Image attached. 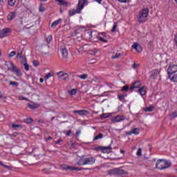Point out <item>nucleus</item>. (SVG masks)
<instances>
[{
  "instance_id": "32",
  "label": "nucleus",
  "mask_w": 177,
  "mask_h": 177,
  "mask_svg": "<svg viewBox=\"0 0 177 177\" xmlns=\"http://www.w3.org/2000/svg\"><path fill=\"white\" fill-rule=\"evenodd\" d=\"M32 121H34L32 120V118H26V119L24 120V122L26 124H31V123H32Z\"/></svg>"
},
{
  "instance_id": "63",
  "label": "nucleus",
  "mask_w": 177,
  "mask_h": 177,
  "mask_svg": "<svg viewBox=\"0 0 177 177\" xmlns=\"http://www.w3.org/2000/svg\"><path fill=\"white\" fill-rule=\"evenodd\" d=\"M60 13H63V10L62 9L59 10Z\"/></svg>"
},
{
  "instance_id": "60",
  "label": "nucleus",
  "mask_w": 177,
  "mask_h": 177,
  "mask_svg": "<svg viewBox=\"0 0 177 177\" xmlns=\"http://www.w3.org/2000/svg\"><path fill=\"white\" fill-rule=\"evenodd\" d=\"M60 142H62V140H61V139L57 140V141H56V143H57V144H59V143H60Z\"/></svg>"
},
{
  "instance_id": "22",
  "label": "nucleus",
  "mask_w": 177,
  "mask_h": 177,
  "mask_svg": "<svg viewBox=\"0 0 177 177\" xmlns=\"http://www.w3.org/2000/svg\"><path fill=\"white\" fill-rule=\"evenodd\" d=\"M93 32H95L90 31L88 32V38L89 39H91V41H93V39H95V38L96 37V35H93Z\"/></svg>"
},
{
  "instance_id": "4",
  "label": "nucleus",
  "mask_w": 177,
  "mask_h": 177,
  "mask_svg": "<svg viewBox=\"0 0 177 177\" xmlns=\"http://www.w3.org/2000/svg\"><path fill=\"white\" fill-rule=\"evenodd\" d=\"M169 167H171V162L164 159L157 160L156 164V169H167V168H169Z\"/></svg>"
},
{
  "instance_id": "35",
  "label": "nucleus",
  "mask_w": 177,
  "mask_h": 177,
  "mask_svg": "<svg viewBox=\"0 0 177 177\" xmlns=\"http://www.w3.org/2000/svg\"><path fill=\"white\" fill-rule=\"evenodd\" d=\"M153 110H154L153 106H148L145 108V111H153Z\"/></svg>"
},
{
  "instance_id": "59",
  "label": "nucleus",
  "mask_w": 177,
  "mask_h": 177,
  "mask_svg": "<svg viewBox=\"0 0 177 177\" xmlns=\"http://www.w3.org/2000/svg\"><path fill=\"white\" fill-rule=\"evenodd\" d=\"M2 97H3V94L0 91V99H2Z\"/></svg>"
},
{
  "instance_id": "36",
  "label": "nucleus",
  "mask_w": 177,
  "mask_h": 177,
  "mask_svg": "<svg viewBox=\"0 0 177 177\" xmlns=\"http://www.w3.org/2000/svg\"><path fill=\"white\" fill-rule=\"evenodd\" d=\"M24 68L26 71H28V70H30V66H28V64H27L26 61L24 62Z\"/></svg>"
},
{
  "instance_id": "24",
  "label": "nucleus",
  "mask_w": 177,
  "mask_h": 177,
  "mask_svg": "<svg viewBox=\"0 0 177 177\" xmlns=\"http://www.w3.org/2000/svg\"><path fill=\"white\" fill-rule=\"evenodd\" d=\"M12 128L13 129H23V126L21 124H12Z\"/></svg>"
},
{
  "instance_id": "31",
  "label": "nucleus",
  "mask_w": 177,
  "mask_h": 177,
  "mask_svg": "<svg viewBox=\"0 0 177 177\" xmlns=\"http://www.w3.org/2000/svg\"><path fill=\"white\" fill-rule=\"evenodd\" d=\"M39 12H45L46 9H45V7H44V4L41 3L39 5Z\"/></svg>"
},
{
  "instance_id": "61",
  "label": "nucleus",
  "mask_w": 177,
  "mask_h": 177,
  "mask_svg": "<svg viewBox=\"0 0 177 177\" xmlns=\"http://www.w3.org/2000/svg\"><path fill=\"white\" fill-rule=\"evenodd\" d=\"M120 153H122V154H124V153H125V151H124V150H120Z\"/></svg>"
},
{
  "instance_id": "8",
  "label": "nucleus",
  "mask_w": 177,
  "mask_h": 177,
  "mask_svg": "<svg viewBox=\"0 0 177 177\" xmlns=\"http://www.w3.org/2000/svg\"><path fill=\"white\" fill-rule=\"evenodd\" d=\"M99 150H101L102 153H105L109 154L111 153V145H109L107 147H99Z\"/></svg>"
},
{
  "instance_id": "51",
  "label": "nucleus",
  "mask_w": 177,
  "mask_h": 177,
  "mask_svg": "<svg viewBox=\"0 0 177 177\" xmlns=\"http://www.w3.org/2000/svg\"><path fill=\"white\" fill-rule=\"evenodd\" d=\"M174 44L177 47V33L174 35Z\"/></svg>"
},
{
  "instance_id": "33",
  "label": "nucleus",
  "mask_w": 177,
  "mask_h": 177,
  "mask_svg": "<svg viewBox=\"0 0 177 177\" xmlns=\"http://www.w3.org/2000/svg\"><path fill=\"white\" fill-rule=\"evenodd\" d=\"M78 77L80 78V80H86L88 78V75L87 74H83L78 75Z\"/></svg>"
},
{
  "instance_id": "54",
  "label": "nucleus",
  "mask_w": 177,
  "mask_h": 177,
  "mask_svg": "<svg viewBox=\"0 0 177 177\" xmlns=\"http://www.w3.org/2000/svg\"><path fill=\"white\" fill-rule=\"evenodd\" d=\"M93 1L94 2H97V3H99V5H100L103 0H93Z\"/></svg>"
},
{
  "instance_id": "47",
  "label": "nucleus",
  "mask_w": 177,
  "mask_h": 177,
  "mask_svg": "<svg viewBox=\"0 0 177 177\" xmlns=\"http://www.w3.org/2000/svg\"><path fill=\"white\" fill-rule=\"evenodd\" d=\"M116 28H117V23H115L111 29V32H114V31H115Z\"/></svg>"
},
{
  "instance_id": "49",
  "label": "nucleus",
  "mask_w": 177,
  "mask_h": 177,
  "mask_svg": "<svg viewBox=\"0 0 177 177\" xmlns=\"http://www.w3.org/2000/svg\"><path fill=\"white\" fill-rule=\"evenodd\" d=\"M118 2H120V3H128L130 0H118Z\"/></svg>"
},
{
  "instance_id": "40",
  "label": "nucleus",
  "mask_w": 177,
  "mask_h": 177,
  "mask_svg": "<svg viewBox=\"0 0 177 177\" xmlns=\"http://www.w3.org/2000/svg\"><path fill=\"white\" fill-rule=\"evenodd\" d=\"M0 165H1V167H3L4 168H6V169H10V166H8L6 165H4L1 161H0Z\"/></svg>"
},
{
  "instance_id": "48",
  "label": "nucleus",
  "mask_w": 177,
  "mask_h": 177,
  "mask_svg": "<svg viewBox=\"0 0 177 177\" xmlns=\"http://www.w3.org/2000/svg\"><path fill=\"white\" fill-rule=\"evenodd\" d=\"M140 64H136V63H133L132 65L133 68L136 69L138 68V67H139Z\"/></svg>"
},
{
  "instance_id": "28",
  "label": "nucleus",
  "mask_w": 177,
  "mask_h": 177,
  "mask_svg": "<svg viewBox=\"0 0 177 177\" xmlns=\"http://www.w3.org/2000/svg\"><path fill=\"white\" fill-rule=\"evenodd\" d=\"M122 56V53H117L114 56H112V59H120Z\"/></svg>"
},
{
  "instance_id": "1",
  "label": "nucleus",
  "mask_w": 177,
  "mask_h": 177,
  "mask_svg": "<svg viewBox=\"0 0 177 177\" xmlns=\"http://www.w3.org/2000/svg\"><path fill=\"white\" fill-rule=\"evenodd\" d=\"M86 3H88V0H79L76 10L71 9L68 10V16L73 17L75 16V15L81 13Z\"/></svg>"
},
{
  "instance_id": "6",
  "label": "nucleus",
  "mask_w": 177,
  "mask_h": 177,
  "mask_svg": "<svg viewBox=\"0 0 177 177\" xmlns=\"http://www.w3.org/2000/svg\"><path fill=\"white\" fill-rule=\"evenodd\" d=\"M108 175H125L127 171L122 169H113L107 171Z\"/></svg>"
},
{
  "instance_id": "44",
  "label": "nucleus",
  "mask_w": 177,
  "mask_h": 177,
  "mask_svg": "<svg viewBox=\"0 0 177 177\" xmlns=\"http://www.w3.org/2000/svg\"><path fill=\"white\" fill-rule=\"evenodd\" d=\"M32 64L35 67H38V66H39V63L38 62V61L34 60L32 62Z\"/></svg>"
},
{
  "instance_id": "16",
  "label": "nucleus",
  "mask_w": 177,
  "mask_h": 177,
  "mask_svg": "<svg viewBox=\"0 0 177 177\" xmlns=\"http://www.w3.org/2000/svg\"><path fill=\"white\" fill-rule=\"evenodd\" d=\"M140 86V82L138 81V82H135L129 88V89L131 91H132V89H137L138 88H139Z\"/></svg>"
},
{
  "instance_id": "18",
  "label": "nucleus",
  "mask_w": 177,
  "mask_h": 177,
  "mask_svg": "<svg viewBox=\"0 0 177 177\" xmlns=\"http://www.w3.org/2000/svg\"><path fill=\"white\" fill-rule=\"evenodd\" d=\"M60 23H62V19H59L55 21L54 22L52 23L51 28H56V26H59V24H60Z\"/></svg>"
},
{
  "instance_id": "9",
  "label": "nucleus",
  "mask_w": 177,
  "mask_h": 177,
  "mask_svg": "<svg viewBox=\"0 0 177 177\" xmlns=\"http://www.w3.org/2000/svg\"><path fill=\"white\" fill-rule=\"evenodd\" d=\"M9 32H10V29L8 28L0 30V38H5V37H8V34H9Z\"/></svg>"
},
{
  "instance_id": "29",
  "label": "nucleus",
  "mask_w": 177,
  "mask_h": 177,
  "mask_svg": "<svg viewBox=\"0 0 177 177\" xmlns=\"http://www.w3.org/2000/svg\"><path fill=\"white\" fill-rule=\"evenodd\" d=\"M17 0H8L9 6H15Z\"/></svg>"
},
{
  "instance_id": "26",
  "label": "nucleus",
  "mask_w": 177,
  "mask_h": 177,
  "mask_svg": "<svg viewBox=\"0 0 177 177\" xmlns=\"http://www.w3.org/2000/svg\"><path fill=\"white\" fill-rule=\"evenodd\" d=\"M86 169H88L74 167H71V171H82V170H86Z\"/></svg>"
},
{
  "instance_id": "43",
  "label": "nucleus",
  "mask_w": 177,
  "mask_h": 177,
  "mask_svg": "<svg viewBox=\"0 0 177 177\" xmlns=\"http://www.w3.org/2000/svg\"><path fill=\"white\" fill-rule=\"evenodd\" d=\"M10 85H12L14 86H19V83L16 82H10Z\"/></svg>"
},
{
  "instance_id": "38",
  "label": "nucleus",
  "mask_w": 177,
  "mask_h": 177,
  "mask_svg": "<svg viewBox=\"0 0 177 177\" xmlns=\"http://www.w3.org/2000/svg\"><path fill=\"white\" fill-rule=\"evenodd\" d=\"M99 41H101V42H104V44H107L108 41L106 39H104L102 37H98Z\"/></svg>"
},
{
  "instance_id": "34",
  "label": "nucleus",
  "mask_w": 177,
  "mask_h": 177,
  "mask_svg": "<svg viewBox=\"0 0 177 177\" xmlns=\"http://www.w3.org/2000/svg\"><path fill=\"white\" fill-rule=\"evenodd\" d=\"M128 89H129V87L128 86V85H125L123 87H122V92H128Z\"/></svg>"
},
{
  "instance_id": "14",
  "label": "nucleus",
  "mask_w": 177,
  "mask_h": 177,
  "mask_svg": "<svg viewBox=\"0 0 177 177\" xmlns=\"http://www.w3.org/2000/svg\"><path fill=\"white\" fill-rule=\"evenodd\" d=\"M73 113L75 114H79V115H86V114H89V112L88 111H85V110H75L73 111Z\"/></svg>"
},
{
  "instance_id": "57",
  "label": "nucleus",
  "mask_w": 177,
  "mask_h": 177,
  "mask_svg": "<svg viewBox=\"0 0 177 177\" xmlns=\"http://www.w3.org/2000/svg\"><path fill=\"white\" fill-rule=\"evenodd\" d=\"M93 55H96V53H97V50H93Z\"/></svg>"
},
{
  "instance_id": "13",
  "label": "nucleus",
  "mask_w": 177,
  "mask_h": 177,
  "mask_svg": "<svg viewBox=\"0 0 177 177\" xmlns=\"http://www.w3.org/2000/svg\"><path fill=\"white\" fill-rule=\"evenodd\" d=\"M138 92L142 97L145 96L147 93V87L142 86L139 88Z\"/></svg>"
},
{
  "instance_id": "11",
  "label": "nucleus",
  "mask_w": 177,
  "mask_h": 177,
  "mask_svg": "<svg viewBox=\"0 0 177 177\" xmlns=\"http://www.w3.org/2000/svg\"><path fill=\"white\" fill-rule=\"evenodd\" d=\"M131 48L133 49H135V50H136V52H138V53H140V52H142V50H143L142 46L139 45V44L138 42L133 43Z\"/></svg>"
},
{
  "instance_id": "37",
  "label": "nucleus",
  "mask_w": 177,
  "mask_h": 177,
  "mask_svg": "<svg viewBox=\"0 0 177 177\" xmlns=\"http://www.w3.org/2000/svg\"><path fill=\"white\" fill-rule=\"evenodd\" d=\"M53 38H52V35H49L47 37H46V41H47V44H50V41H52Z\"/></svg>"
},
{
  "instance_id": "50",
  "label": "nucleus",
  "mask_w": 177,
  "mask_h": 177,
  "mask_svg": "<svg viewBox=\"0 0 177 177\" xmlns=\"http://www.w3.org/2000/svg\"><path fill=\"white\" fill-rule=\"evenodd\" d=\"M137 156H142V149L139 148L137 151Z\"/></svg>"
},
{
  "instance_id": "5",
  "label": "nucleus",
  "mask_w": 177,
  "mask_h": 177,
  "mask_svg": "<svg viewBox=\"0 0 177 177\" xmlns=\"http://www.w3.org/2000/svg\"><path fill=\"white\" fill-rule=\"evenodd\" d=\"M149 16V8L142 9L138 15V20L139 23H146L147 21V17Z\"/></svg>"
},
{
  "instance_id": "56",
  "label": "nucleus",
  "mask_w": 177,
  "mask_h": 177,
  "mask_svg": "<svg viewBox=\"0 0 177 177\" xmlns=\"http://www.w3.org/2000/svg\"><path fill=\"white\" fill-rule=\"evenodd\" d=\"M53 138L50 136H48L47 138H46V142H48V140H52Z\"/></svg>"
},
{
  "instance_id": "3",
  "label": "nucleus",
  "mask_w": 177,
  "mask_h": 177,
  "mask_svg": "<svg viewBox=\"0 0 177 177\" xmlns=\"http://www.w3.org/2000/svg\"><path fill=\"white\" fill-rule=\"evenodd\" d=\"M96 162V158L94 157L89 158H81L77 162V165L80 167H82L84 165H93Z\"/></svg>"
},
{
  "instance_id": "58",
  "label": "nucleus",
  "mask_w": 177,
  "mask_h": 177,
  "mask_svg": "<svg viewBox=\"0 0 177 177\" xmlns=\"http://www.w3.org/2000/svg\"><path fill=\"white\" fill-rule=\"evenodd\" d=\"M39 82H40L41 84H42V83L44 82V78H40V79H39Z\"/></svg>"
},
{
  "instance_id": "64",
  "label": "nucleus",
  "mask_w": 177,
  "mask_h": 177,
  "mask_svg": "<svg viewBox=\"0 0 177 177\" xmlns=\"http://www.w3.org/2000/svg\"><path fill=\"white\" fill-rule=\"evenodd\" d=\"M78 50H79V52H80V50H82V48H80Z\"/></svg>"
},
{
  "instance_id": "21",
  "label": "nucleus",
  "mask_w": 177,
  "mask_h": 177,
  "mask_svg": "<svg viewBox=\"0 0 177 177\" xmlns=\"http://www.w3.org/2000/svg\"><path fill=\"white\" fill-rule=\"evenodd\" d=\"M57 2H59V4L61 5L62 6H68V2L65 1L64 0H55Z\"/></svg>"
},
{
  "instance_id": "7",
  "label": "nucleus",
  "mask_w": 177,
  "mask_h": 177,
  "mask_svg": "<svg viewBox=\"0 0 177 177\" xmlns=\"http://www.w3.org/2000/svg\"><path fill=\"white\" fill-rule=\"evenodd\" d=\"M10 68H8V69L10 70V71H12V73H15L16 74V75H17L18 77L21 76L22 73L21 72H20V70H19V68H17V67H16V66H15V64H12L10 62Z\"/></svg>"
},
{
  "instance_id": "20",
  "label": "nucleus",
  "mask_w": 177,
  "mask_h": 177,
  "mask_svg": "<svg viewBox=\"0 0 177 177\" xmlns=\"http://www.w3.org/2000/svg\"><path fill=\"white\" fill-rule=\"evenodd\" d=\"M17 59H19V60H21V62H26V58L23 57V52L17 53Z\"/></svg>"
},
{
  "instance_id": "27",
  "label": "nucleus",
  "mask_w": 177,
  "mask_h": 177,
  "mask_svg": "<svg viewBox=\"0 0 177 177\" xmlns=\"http://www.w3.org/2000/svg\"><path fill=\"white\" fill-rule=\"evenodd\" d=\"M53 74L50 72L48 73L45 76H44V80L45 81H48L50 77H52Z\"/></svg>"
},
{
  "instance_id": "41",
  "label": "nucleus",
  "mask_w": 177,
  "mask_h": 177,
  "mask_svg": "<svg viewBox=\"0 0 177 177\" xmlns=\"http://www.w3.org/2000/svg\"><path fill=\"white\" fill-rule=\"evenodd\" d=\"M19 100H26L27 102H28L30 100H28V98L26 97H23V96H19L18 97Z\"/></svg>"
},
{
  "instance_id": "10",
  "label": "nucleus",
  "mask_w": 177,
  "mask_h": 177,
  "mask_svg": "<svg viewBox=\"0 0 177 177\" xmlns=\"http://www.w3.org/2000/svg\"><path fill=\"white\" fill-rule=\"evenodd\" d=\"M57 75H58V77H59L62 81H66L68 80V74L66 73L60 71L57 73Z\"/></svg>"
},
{
  "instance_id": "52",
  "label": "nucleus",
  "mask_w": 177,
  "mask_h": 177,
  "mask_svg": "<svg viewBox=\"0 0 177 177\" xmlns=\"http://www.w3.org/2000/svg\"><path fill=\"white\" fill-rule=\"evenodd\" d=\"M72 133H73V131L68 130L66 131V136H70Z\"/></svg>"
},
{
  "instance_id": "25",
  "label": "nucleus",
  "mask_w": 177,
  "mask_h": 177,
  "mask_svg": "<svg viewBox=\"0 0 177 177\" xmlns=\"http://www.w3.org/2000/svg\"><path fill=\"white\" fill-rule=\"evenodd\" d=\"M118 97L119 100H120V102H122V100H124V99H125V97H127V94H119L118 95Z\"/></svg>"
},
{
  "instance_id": "2",
  "label": "nucleus",
  "mask_w": 177,
  "mask_h": 177,
  "mask_svg": "<svg viewBox=\"0 0 177 177\" xmlns=\"http://www.w3.org/2000/svg\"><path fill=\"white\" fill-rule=\"evenodd\" d=\"M167 76L171 82H177V65L172 64L167 68Z\"/></svg>"
},
{
  "instance_id": "46",
  "label": "nucleus",
  "mask_w": 177,
  "mask_h": 177,
  "mask_svg": "<svg viewBox=\"0 0 177 177\" xmlns=\"http://www.w3.org/2000/svg\"><path fill=\"white\" fill-rule=\"evenodd\" d=\"M16 55V52L15 51H11L9 54V57H13L14 56Z\"/></svg>"
},
{
  "instance_id": "55",
  "label": "nucleus",
  "mask_w": 177,
  "mask_h": 177,
  "mask_svg": "<svg viewBox=\"0 0 177 177\" xmlns=\"http://www.w3.org/2000/svg\"><path fill=\"white\" fill-rule=\"evenodd\" d=\"M28 107H30V109H36L35 106H34L31 104H28Z\"/></svg>"
},
{
  "instance_id": "12",
  "label": "nucleus",
  "mask_w": 177,
  "mask_h": 177,
  "mask_svg": "<svg viewBox=\"0 0 177 177\" xmlns=\"http://www.w3.org/2000/svg\"><path fill=\"white\" fill-rule=\"evenodd\" d=\"M140 133V129L139 128H134L131 131H127L126 135L131 136V135H139Z\"/></svg>"
},
{
  "instance_id": "62",
  "label": "nucleus",
  "mask_w": 177,
  "mask_h": 177,
  "mask_svg": "<svg viewBox=\"0 0 177 177\" xmlns=\"http://www.w3.org/2000/svg\"><path fill=\"white\" fill-rule=\"evenodd\" d=\"M17 135V133H14L12 134V136H15V137Z\"/></svg>"
},
{
  "instance_id": "30",
  "label": "nucleus",
  "mask_w": 177,
  "mask_h": 177,
  "mask_svg": "<svg viewBox=\"0 0 177 177\" xmlns=\"http://www.w3.org/2000/svg\"><path fill=\"white\" fill-rule=\"evenodd\" d=\"M99 139H103V134L99 133L98 136L94 137L93 140H99Z\"/></svg>"
},
{
  "instance_id": "17",
  "label": "nucleus",
  "mask_w": 177,
  "mask_h": 177,
  "mask_svg": "<svg viewBox=\"0 0 177 177\" xmlns=\"http://www.w3.org/2000/svg\"><path fill=\"white\" fill-rule=\"evenodd\" d=\"M61 53H62L63 59H67V57L68 56V51H67V49L62 48L61 50Z\"/></svg>"
},
{
  "instance_id": "19",
  "label": "nucleus",
  "mask_w": 177,
  "mask_h": 177,
  "mask_svg": "<svg viewBox=\"0 0 177 177\" xmlns=\"http://www.w3.org/2000/svg\"><path fill=\"white\" fill-rule=\"evenodd\" d=\"M16 17V12H11L7 17V19L9 20L10 21L13 20Z\"/></svg>"
},
{
  "instance_id": "23",
  "label": "nucleus",
  "mask_w": 177,
  "mask_h": 177,
  "mask_svg": "<svg viewBox=\"0 0 177 177\" xmlns=\"http://www.w3.org/2000/svg\"><path fill=\"white\" fill-rule=\"evenodd\" d=\"M62 169H64L65 171H67L69 169V171H71V166H68L66 164L61 165Z\"/></svg>"
},
{
  "instance_id": "53",
  "label": "nucleus",
  "mask_w": 177,
  "mask_h": 177,
  "mask_svg": "<svg viewBox=\"0 0 177 177\" xmlns=\"http://www.w3.org/2000/svg\"><path fill=\"white\" fill-rule=\"evenodd\" d=\"M80 134H81V131H77L75 138H79Z\"/></svg>"
},
{
  "instance_id": "45",
  "label": "nucleus",
  "mask_w": 177,
  "mask_h": 177,
  "mask_svg": "<svg viewBox=\"0 0 177 177\" xmlns=\"http://www.w3.org/2000/svg\"><path fill=\"white\" fill-rule=\"evenodd\" d=\"M152 74H153V75L157 76L158 74H160V72L158 71V69L153 70V72H152Z\"/></svg>"
},
{
  "instance_id": "42",
  "label": "nucleus",
  "mask_w": 177,
  "mask_h": 177,
  "mask_svg": "<svg viewBox=\"0 0 177 177\" xmlns=\"http://www.w3.org/2000/svg\"><path fill=\"white\" fill-rule=\"evenodd\" d=\"M109 113H104L101 115V118L103 120L104 118H109Z\"/></svg>"
},
{
  "instance_id": "39",
  "label": "nucleus",
  "mask_w": 177,
  "mask_h": 177,
  "mask_svg": "<svg viewBox=\"0 0 177 177\" xmlns=\"http://www.w3.org/2000/svg\"><path fill=\"white\" fill-rule=\"evenodd\" d=\"M69 93H70L71 95H76V93H77V89L73 88V89L71 90V91H69Z\"/></svg>"
},
{
  "instance_id": "15",
  "label": "nucleus",
  "mask_w": 177,
  "mask_h": 177,
  "mask_svg": "<svg viewBox=\"0 0 177 177\" xmlns=\"http://www.w3.org/2000/svg\"><path fill=\"white\" fill-rule=\"evenodd\" d=\"M125 120V116L124 115H117L113 119V122H121V121H124Z\"/></svg>"
}]
</instances>
